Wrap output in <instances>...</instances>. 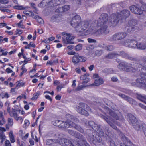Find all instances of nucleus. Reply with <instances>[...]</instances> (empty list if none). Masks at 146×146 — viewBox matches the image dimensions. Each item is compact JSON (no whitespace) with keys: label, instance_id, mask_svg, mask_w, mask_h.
Instances as JSON below:
<instances>
[{"label":"nucleus","instance_id":"50","mask_svg":"<svg viewBox=\"0 0 146 146\" xmlns=\"http://www.w3.org/2000/svg\"><path fill=\"white\" fill-rule=\"evenodd\" d=\"M70 9V7L68 5H65L62 7V9L63 12H65Z\"/></svg>","mask_w":146,"mask_h":146},{"label":"nucleus","instance_id":"16","mask_svg":"<svg viewBox=\"0 0 146 146\" xmlns=\"http://www.w3.org/2000/svg\"><path fill=\"white\" fill-rule=\"evenodd\" d=\"M118 95L120 97L127 101L131 104L134 106H135L137 104L136 102L131 97L121 93H119Z\"/></svg>","mask_w":146,"mask_h":146},{"label":"nucleus","instance_id":"32","mask_svg":"<svg viewBox=\"0 0 146 146\" xmlns=\"http://www.w3.org/2000/svg\"><path fill=\"white\" fill-rule=\"evenodd\" d=\"M74 27V28L76 31L77 32L80 33L84 31V29L80 26V23Z\"/></svg>","mask_w":146,"mask_h":146},{"label":"nucleus","instance_id":"38","mask_svg":"<svg viewBox=\"0 0 146 146\" xmlns=\"http://www.w3.org/2000/svg\"><path fill=\"white\" fill-rule=\"evenodd\" d=\"M0 97L2 99L4 98L7 99L9 97V96L7 92H1L0 94Z\"/></svg>","mask_w":146,"mask_h":146},{"label":"nucleus","instance_id":"8","mask_svg":"<svg viewBox=\"0 0 146 146\" xmlns=\"http://www.w3.org/2000/svg\"><path fill=\"white\" fill-rule=\"evenodd\" d=\"M98 27H101L100 29H98L95 32H93V34L95 36H98L101 34H107L109 32V30L108 29L107 24H104L101 25H98Z\"/></svg>","mask_w":146,"mask_h":146},{"label":"nucleus","instance_id":"12","mask_svg":"<svg viewBox=\"0 0 146 146\" xmlns=\"http://www.w3.org/2000/svg\"><path fill=\"white\" fill-rule=\"evenodd\" d=\"M108 18V16L107 14H102L98 21L97 25L101 26L102 24H107Z\"/></svg>","mask_w":146,"mask_h":146},{"label":"nucleus","instance_id":"22","mask_svg":"<svg viewBox=\"0 0 146 146\" xmlns=\"http://www.w3.org/2000/svg\"><path fill=\"white\" fill-rule=\"evenodd\" d=\"M18 112L17 110L16 109H12V111L10 115L11 117H13L17 121L19 119L22 120V117H18L17 113Z\"/></svg>","mask_w":146,"mask_h":146},{"label":"nucleus","instance_id":"63","mask_svg":"<svg viewBox=\"0 0 146 146\" xmlns=\"http://www.w3.org/2000/svg\"><path fill=\"white\" fill-rule=\"evenodd\" d=\"M86 74H84V75L81 76L80 77L81 80H85L86 78Z\"/></svg>","mask_w":146,"mask_h":146},{"label":"nucleus","instance_id":"1","mask_svg":"<svg viewBox=\"0 0 146 146\" xmlns=\"http://www.w3.org/2000/svg\"><path fill=\"white\" fill-rule=\"evenodd\" d=\"M88 125L92 128L98 134L97 135L96 133L92 130L87 129L86 132L88 133V140L91 144L96 145L98 143H100L102 141L101 137L104 135V133L102 129L100 127V125H98L95 122L92 121L88 122Z\"/></svg>","mask_w":146,"mask_h":146},{"label":"nucleus","instance_id":"10","mask_svg":"<svg viewBox=\"0 0 146 146\" xmlns=\"http://www.w3.org/2000/svg\"><path fill=\"white\" fill-rule=\"evenodd\" d=\"M100 117L103 118L105 121H106L108 123L113 129L116 130H117V127L114 125L113 123H115L114 120L109 116L105 115H101Z\"/></svg>","mask_w":146,"mask_h":146},{"label":"nucleus","instance_id":"3","mask_svg":"<svg viewBox=\"0 0 146 146\" xmlns=\"http://www.w3.org/2000/svg\"><path fill=\"white\" fill-rule=\"evenodd\" d=\"M119 56H121L123 58L131 61H138V59L136 58L131 56L124 51H120L119 54L114 52L109 53L105 56V58L111 59L117 57Z\"/></svg>","mask_w":146,"mask_h":146},{"label":"nucleus","instance_id":"33","mask_svg":"<svg viewBox=\"0 0 146 146\" xmlns=\"http://www.w3.org/2000/svg\"><path fill=\"white\" fill-rule=\"evenodd\" d=\"M104 81L102 78H100L98 79H96L94 82V85L98 86L101 85L103 83Z\"/></svg>","mask_w":146,"mask_h":146},{"label":"nucleus","instance_id":"35","mask_svg":"<svg viewBox=\"0 0 146 146\" xmlns=\"http://www.w3.org/2000/svg\"><path fill=\"white\" fill-rule=\"evenodd\" d=\"M128 24L129 26L135 27L137 24V21L134 19H132L129 21Z\"/></svg>","mask_w":146,"mask_h":146},{"label":"nucleus","instance_id":"53","mask_svg":"<svg viewBox=\"0 0 146 146\" xmlns=\"http://www.w3.org/2000/svg\"><path fill=\"white\" fill-rule=\"evenodd\" d=\"M46 145H51L53 144L52 139L47 140L46 141Z\"/></svg>","mask_w":146,"mask_h":146},{"label":"nucleus","instance_id":"40","mask_svg":"<svg viewBox=\"0 0 146 146\" xmlns=\"http://www.w3.org/2000/svg\"><path fill=\"white\" fill-rule=\"evenodd\" d=\"M76 145L78 146H79V145L80 146H90L86 142V140L82 143L79 142Z\"/></svg>","mask_w":146,"mask_h":146},{"label":"nucleus","instance_id":"29","mask_svg":"<svg viewBox=\"0 0 146 146\" xmlns=\"http://www.w3.org/2000/svg\"><path fill=\"white\" fill-rule=\"evenodd\" d=\"M80 26L84 29V31L88 27L89 25V22L87 21H84L80 22Z\"/></svg>","mask_w":146,"mask_h":146},{"label":"nucleus","instance_id":"49","mask_svg":"<svg viewBox=\"0 0 146 146\" xmlns=\"http://www.w3.org/2000/svg\"><path fill=\"white\" fill-rule=\"evenodd\" d=\"M105 49L108 51H111L113 50L114 48L112 45H111L105 47Z\"/></svg>","mask_w":146,"mask_h":146},{"label":"nucleus","instance_id":"17","mask_svg":"<svg viewBox=\"0 0 146 146\" xmlns=\"http://www.w3.org/2000/svg\"><path fill=\"white\" fill-rule=\"evenodd\" d=\"M74 141L72 139L68 140L66 139H63L61 141L62 145L63 146H77L75 145Z\"/></svg>","mask_w":146,"mask_h":146},{"label":"nucleus","instance_id":"37","mask_svg":"<svg viewBox=\"0 0 146 146\" xmlns=\"http://www.w3.org/2000/svg\"><path fill=\"white\" fill-rule=\"evenodd\" d=\"M119 135L120 136L122 140V141L125 142H127L128 141V139L126 137L124 134L120 132V133L119 134Z\"/></svg>","mask_w":146,"mask_h":146},{"label":"nucleus","instance_id":"28","mask_svg":"<svg viewBox=\"0 0 146 146\" xmlns=\"http://www.w3.org/2000/svg\"><path fill=\"white\" fill-rule=\"evenodd\" d=\"M74 137L80 140V141H79L78 143L79 142L82 143L86 140L85 138L83 135L77 132Z\"/></svg>","mask_w":146,"mask_h":146},{"label":"nucleus","instance_id":"44","mask_svg":"<svg viewBox=\"0 0 146 146\" xmlns=\"http://www.w3.org/2000/svg\"><path fill=\"white\" fill-rule=\"evenodd\" d=\"M135 29V27H131L130 26H129L127 27V31L128 33H130L134 31V29Z\"/></svg>","mask_w":146,"mask_h":146},{"label":"nucleus","instance_id":"55","mask_svg":"<svg viewBox=\"0 0 146 146\" xmlns=\"http://www.w3.org/2000/svg\"><path fill=\"white\" fill-rule=\"evenodd\" d=\"M36 19L38 22L40 23H42L43 22V21L42 19L39 16L36 17Z\"/></svg>","mask_w":146,"mask_h":146},{"label":"nucleus","instance_id":"58","mask_svg":"<svg viewBox=\"0 0 146 146\" xmlns=\"http://www.w3.org/2000/svg\"><path fill=\"white\" fill-rule=\"evenodd\" d=\"M87 40L89 43H96V40L93 39L89 38Z\"/></svg>","mask_w":146,"mask_h":146},{"label":"nucleus","instance_id":"39","mask_svg":"<svg viewBox=\"0 0 146 146\" xmlns=\"http://www.w3.org/2000/svg\"><path fill=\"white\" fill-rule=\"evenodd\" d=\"M55 136H56V137H58L59 139L61 140V141H60V142L63 139H65L64 138L65 135L64 134L62 133H58L55 135Z\"/></svg>","mask_w":146,"mask_h":146},{"label":"nucleus","instance_id":"62","mask_svg":"<svg viewBox=\"0 0 146 146\" xmlns=\"http://www.w3.org/2000/svg\"><path fill=\"white\" fill-rule=\"evenodd\" d=\"M5 146H11V144L9 140H7L5 142Z\"/></svg>","mask_w":146,"mask_h":146},{"label":"nucleus","instance_id":"47","mask_svg":"<svg viewBox=\"0 0 146 146\" xmlns=\"http://www.w3.org/2000/svg\"><path fill=\"white\" fill-rule=\"evenodd\" d=\"M103 53V51L101 50H96L95 52V54L96 56H100Z\"/></svg>","mask_w":146,"mask_h":146},{"label":"nucleus","instance_id":"26","mask_svg":"<svg viewBox=\"0 0 146 146\" xmlns=\"http://www.w3.org/2000/svg\"><path fill=\"white\" fill-rule=\"evenodd\" d=\"M142 60L143 61L142 63L138 65V67L141 68V70H146V56H143L142 58Z\"/></svg>","mask_w":146,"mask_h":146},{"label":"nucleus","instance_id":"43","mask_svg":"<svg viewBox=\"0 0 146 146\" xmlns=\"http://www.w3.org/2000/svg\"><path fill=\"white\" fill-rule=\"evenodd\" d=\"M70 118L72 120L74 121L76 123H78L79 122V121L77 118H76L75 116L69 115Z\"/></svg>","mask_w":146,"mask_h":146},{"label":"nucleus","instance_id":"52","mask_svg":"<svg viewBox=\"0 0 146 146\" xmlns=\"http://www.w3.org/2000/svg\"><path fill=\"white\" fill-rule=\"evenodd\" d=\"M82 47V45L81 44L77 45L75 46V50L76 51H79L81 50Z\"/></svg>","mask_w":146,"mask_h":146},{"label":"nucleus","instance_id":"24","mask_svg":"<svg viewBox=\"0 0 146 146\" xmlns=\"http://www.w3.org/2000/svg\"><path fill=\"white\" fill-rule=\"evenodd\" d=\"M71 127L74 128L78 131L81 133H83L84 132V129L80 125L75 124L72 121L71 124Z\"/></svg>","mask_w":146,"mask_h":146},{"label":"nucleus","instance_id":"7","mask_svg":"<svg viewBox=\"0 0 146 146\" xmlns=\"http://www.w3.org/2000/svg\"><path fill=\"white\" fill-rule=\"evenodd\" d=\"M129 118L130 122V124L133 126V127L138 131L141 129V125L140 123V121H138L136 118L132 114L129 115Z\"/></svg>","mask_w":146,"mask_h":146},{"label":"nucleus","instance_id":"20","mask_svg":"<svg viewBox=\"0 0 146 146\" xmlns=\"http://www.w3.org/2000/svg\"><path fill=\"white\" fill-rule=\"evenodd\" d=\"M81 18L79 15H76L72 18L71 22V25L73 27H75L80 23Z\"/></svg>","mask_w":146,"mask_h":146},{"label":"nucleus","instance_id":"41","mask_svg":"<svg viewBox=\"0 0 146 146\" xmlns=\"http://www.w3.org/2000/svg\"><path fill=\"white\" fill-rule=\"evenodd\" d=\"M5 136L3 132L0 133V139L1 140V143H3L5 138Z\"/></svg>","mask_w":146,"mask_h":146},{"label":"nucleus","instance_id":"5","mask_svg":"<svg viewBox=\"0 0 146 146\" xmlns=\"http://www.w3.org/2000/svg\"><path fill=\"white\" fill-rule=\"evenodd\" d=\"M60 0H43L39 4V6L41 7L46 6L52 7L60 5Z\"/></svg>","mask_w":146,"mask_h":146},{"label":"nucleus","instance_id":"64","mask_svg":"<svg viewBox=\"0 0 146 146\" xmlns=\"http://www.w3.org/2000/svg\"><path fill=\"white\" fill-rule=\"evenodd\" d=\"M139 106L141 107L142 108L145 109L146 110V106L143 105L141 103H139Z\"/></svg>","mask_w":146,"mask_h":146},{"label":"nucleus","instance_id":"14","mask_svg":"<svg viewBox=\"0 0 146 146\" xmlns=\"http://www.w3.org/2000/svg\"><path fill=\"white\" fill-rule=\"evenodd\" d=\"M137 44V42L135 40L131 39L126 40L123 43L125 46L132 48H136Z\"/></svg>","mask_w":146,"mask_h":146},{"label":"nucleus","instance_id":"45","mask_svg":"<svg viewBox=\"0 0 146 146\" xmlns=\"http://www.w3.org/2000/svg\"><path fill=\"white\" fill-rule=\"evenodd\" d=\"M67 131L68 133L70 135L74 136V137L75 134L76 133V131L71 129H68Z\"/></svg>","mask_w":146,"mask_h":146},{"label":"nucleus","instance_id":"56","mask_svg":"<svg viewBox=\"0 0 146 146\" xmlns=\"http://www.w3.org/2000/svg\"><path fill=\"white\" fill-rule=\"evenodd\" d=\"M64 85L62 84H61L57 86V89L58 91H60L61 90V89L63 88Z\"/></svg>","mask_w":146,"mask_h":146},{"label":"nucleus","instance_id":"42","mask_svg":"<svg viewBox=\"0 0 146 146\" xmlns=\"http://www.w3.org/2000/svg\"><path fill=\"white\" fill-rule=\"evenodd\" d=\"M58 16L57 15H54L52 16L51 21L52 22H56L58 20Z\"/></svg>","mask_w":146,"mask_h":146},{"label":"nucleus","instance_id":"51","mask_svg":"<svg viewBox=\"0 0 146 146\" xmlns=\"http://www.w3.org/2000/svg\"><path fill=\"white\" fill-rule=\"evenodd\" d=\"M8 125L10 126H12L13 124V119L11 118H8Z\"/></svg>","mask_w":146,"mask_h":146},{"label":"nucleus","instance_id":"31","mask_svg":"<svg viewBox=\"0 0 146 146\" xmlns=\"http://www.w3.org/2000/svg\"><path fill=\"white\" fill-rule=\"evenodd\" d=\"M136 48L139 49H145L146 48V43H139L137 42Z\"/></svg>","mask_w":146,"mask_h":146},{"label":"nucleus","instance_id":"4","mask_svg":"<svg viewBox=\"0 0 146 146\" xmlns=\"http://www.w3.org/2000/svg\"><path fill=\"white\" fill-rule=\"evenodd\" d=\"M79 106H77L76 107V110L80 113L86 116L88 115L89 114L87 111L85 109L88 110L90 108L88 106L84 103H80Z\"/></svg>","mask_w":146,"mask_h":146},{"label":"nucleus","instance_id":"34","mask_svg":"<svg viewBox=\"0 0 146 146\" xmlns=\"http://www.w3.org/2000/svg\"><path fill=\"white\" fill-rule=\"evenodd\" d=\"M5 123V121L3 117V113L0 111V125H3Z\"/></svg>","mask_w":146,"mask_h":146},{"label":"nucleus","instance_id":"61","mask_svg":"<svg viewBox=\"0 0 146 146\" xmlns=\"http://www.w3.org/2000/svg\"><path fill=\"white\" fill-rule=\"evenodd\" d=\"M62 35L64 36H71V34L70 33L68 34L65 32H63L62 33Z\"/></svg>","mask_w":146,"mask_h":146},{"label":"nucleus","instance_id":"11","mask_svg":"<svg viewBox=\"0 0 146 146\" xmlns=\"http://www.w3.org/2000/svg\"><path fill=\"white\" fill-rule=\"evenodd\" d=\"M125 32L117 33L114 34L111 37V40L112 41H118L124 39L127 36Z\"/></svg>","mask_w":146,"mask_h":146},{"label":"nucleus","instance_id":"23","mask_svg":"<svg viewBox=\"0 0 146 146\" xmlns=\"http://www.w3.org/2000/svg\"><path fill=\"white\" fill-rule=\"evenodd\" d=\"M75 37L74 36H68L66 37V40L62 38V41L63 42L66 44H73L74 42L71 41L74 39Z\"/></svg>","mask_w":146,"mask_h":146},{"label":"nucleus","instance_id":"13","mask_svg":"<svg viewBox=\"0 0 146 146\" xmlns=\"http://www.w3.org/2000/svg\"><path fill=\"white\" fill-rule=\"evenodd\" d=\"M86 60V57L80 56L78 54L76 53L72 57V61L74 64H78L79 62H84Z\"/></svg>","mask_w":146,"mask_h":146},{"label":"nucleus","instance_id":"60","mask_svg":"<svg viewBox=\"0 0 146 146\" xmlns=\"http://www.w3.org/2000/svg\"><path fill=\"white\" fill-rule=\"evenodd\" d=\"M8 0H0V3L2 4H6L8 3Z\"/></svg>","mask_w":146,"mask_h":146},{"label":"nucleus","instance_id":"6","mask_svg":"<svg viewBox=\"0 0 146 146\" xmlns=\"http://www.w3.org/2000/svg\"><path fill=\"white\" fill-rule=\"evenodd\" d=\"M140 75L141 78L136 80L137 83L135 84L134 86L143 88H146V73L142 72Z\"/></svg>","mask_w":146,"mask_h":146},{"label":"nucleus","instance_id":"19","mask_svg":"<svg viewBox=\"0 0 146 146\" xmlns=\"http://www.w3.org/2000/svg\"><path fill=\"white\" fill-rule=\"evenodd\" d=\"M131 11L133 13L137 15H141L143 13V11L140 7H138L134 5L131 6L129 7Z\"/></svg>","mask_w":146,"mask_h":146},{"label":"nucleus","instance_id":"54","mask_svg":"<svg viewBox=\"0 0 146 146\" xmlns=\"http://www.w3.org/2000/svg\"><path fill=\"white\" fill-rule=\"evenodd\" d=\"M14 8L16 9L19 10H24L25 9V8L19 5L14 6Z\"/></svg>","mask_w":146,"mask_h":146},{"label":"nucleus","instance_id":"57","mask_svg":"<svg viewBox=\"0 0 146 146\" xmlns=\"http://www.w3.org/2000/svg\"><path fill=\"white\" fill-rule=\"evenodd\" d=\"M121 146H133V145L132 144H131L130 142H129L127 143V145L124 143H120Z\"/></svg>","mask_w":146,"mask_h":146},{"label":"nucleus","instance_id":"21","mask_svg":"<svg viewBox=\"0 0 146 146\" xmlns=\"http://www.w3.org/2000/svg\"><path fill=\"white\" fill-rule=\"evenodd\" d=\"M104 109L112 117H113L117 120L119 119L117 115L114 112L111 110L107 106H105Z\"/></svg>","mask_w":146,"mask_h":146},{"label":"nucleus","instance_id":"48","mask_svg":"<svg viewBox=\"0 0 146 146\" xmlns=\"http://www.w3.org/2000/svg\"><path fill=\"white\" fill-rule=\"evenodd\" d=\"M39 94H40L39 92H37L36 94H33L34 96L33 97H32L31 98V99L33 100H36L37 99L38 96H39Z\"/></svg>","mask_w":146,"mask_h":146},{"label":"nucleus","instance_id":"9","mask_svg":"<svg viewBox=\"0 0 146 146\" xmlns=\"http://www.w3.org/2000/svg\"><path fill=\"white\" fill-rule=\"evenodd\" d=\"M120 18L117 14H113L110 15L109 21V25L111 27H113L116 26L118 24Z\"/></svg>","mask_w":146,"mask_h":146},{"label":"nucleus","instance_id":"46","mask_svg":"<svg viewBox=\"0 0 146 146\" xmlns=\"http://www.w3.org/2000/svg\"><path fill=\"white\" fill-rule=\"evenodd\" d=\"M60 120H56L52 122V124L54 126H57L59 127Z\"/></svg>","mask_w":146,"mask_h":146},{"label":"nucleus","instance_id":"36","mask_svg":"<svg viewBox=\"0 0 146 146\" xmlns=\"http://www.w3.org/2000/svg\"><path fill=\"white\" fill-rule=\"evenodd\" d=\"M10 141L11 143H13L15 141L14 136L13 135V132L11 131L9 133Z\"/></svg>","mask_w":146,"mask_h":146},{"label":"nucleus","instance_id":"27","mask_svg":"<svg viewBox=\"0 0 146 146\" xmlns=\"http://www.w3.org/2000/svg\"><path fill=\"white\" fill-rule=\"evenodd\" d=\"M74 137L80 140V141H79L78 143L79 142L82 143L86 140L85 138L83 135L77 132Z\"/></svg>","mask_w":146,"mask_h":146},{"label":"nucleus","instance_id":"2","mask_svg":"<svg viewBox=\"0 0 146 146\" xmlns=\"http://www.w3.org/2000/svg\"><path fill=\"white\" fill-rule=\"evenodd\" d=\"M138 65H139L138 64L134 63L129 64L122 62L117 66V67L120 70L128 72H134L137 70H138L137 66Z\"/></svg>","mask_w":146,"mask_h":146},{"label":"nucleus","instance_id":"25","mask_svg":"<svg viewBox=\"0 0 146 146\" xmlns=\"http://www.w3.org/2000/svg\"><path fill=\"white\" fill-rule=\"evenodd\" d=\"M103 102L106 105L110 106H111V105L113 104L111 101L106 98H104L103 99L100 100L99 101V104H100V105L103 104Z\"/></svg>","mask_w":146,"mask_h":146},{"label":"nucleus","instance_id":"18","mask_svg":"<svg viewBox=\"0 0 146 146\" xmlns=\"http://www.w3.org/2000/svg\"><path fill=\"white\" fill-rule=\"evenodd\" d=\"M59 127L62 129L71 127L72 121L67 120L66 121H60Z\"/></svg>","mask_w":146,"mask_h":146},{"label":"nucleus","instance_id":"59","mask_svg":"<svg viewBox=\"0 0 146 146\" xmlns=\"http://www.w3.org/2000/svg\"><path fill=\"white\" fill-rule=\"evenodd\" d=\"M84 86L82 85L80 86L77 87V88L75 89L76 91H79L82 90Z\"/></svg>","mask_w":146,"mask_h":146},{"label":"nucleus","instance_id":"30","mask_svg":"<svg viewBox=\"0 0 146 146\" xmlns=\"http://www.w3.org/2000/svg\"><path fill=\"white\" fill-rule=\"evenodd\" d=\"M136 97L138 100L146 104V96L142 95L141 94H137Z\"/></svg>","mask_w":146,"mask_h":146},{"label":"nucleus","instance_id":"15","mask_svg":"<svg viewBox=\"0 0 146 146\" xmlns=\"http://www.w3.org/2000/svg\"><path fill=\"white\" fill-rule=\"evenodd\" d=\"M130 15V11L127 9H124L122 11L120 14H117L120 18V20H125L126 18L128 17Z\"/></svg>","mask_w":146,"mask_h":146}]
</instances>
